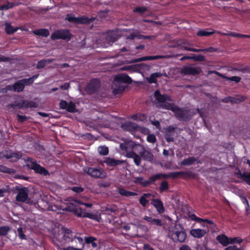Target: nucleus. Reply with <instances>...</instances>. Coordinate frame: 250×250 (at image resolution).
<instances>
[{
	"mask_svg": "<svg viewBox=\"0 0 250 250\" xmlns=\"http://www.w3.org/2000/svg\"><path fill=\"white\" fill-rule=\"evenodd\" d=\"M154 96L156 101L159 103H165L167 101L171 102L172 101L170 96L167 94H161L159 90H156L154 93Z\"/></svg>",
	"mask_w": 250,
	"mask_h": 250,
	"instance_id": "obj_12",
	"label": "nucleus"
},
{
	"mask_svg": "<svg viewBox=\"0 0 250 250\" xmlns=\"http://www.w3.org/2000/svg\"><path fill=\"white\" fill-rule=\"evenodd\" d=\"M99 154L101 155H106L108 154L109 150L108 148L105 146H100L98 148Z\"/></svg>",
	"mask_w": 250,
	"mask_h": 250,
	"instance_id": "obj_45",
	"label": "nucleus"
},
{
	"mask_svg": "<svg viewBox=\"0 0 250 250\" xmlns=\"http://www.w3.org/2000/svg\"><path fill=\"white\" fill-rule=\"evenodd\" d=\"M149 194H144V195L142 196L140 199L139 202L140 204L144 207H146V204L148 203V201L146 199V197H148Z\"/></svg>",
	"mask_w": 250,
	"mask_h": 250,
	"instance_id": "obj_46",
	"label": "nucleus"
},
{
	"mask_svg": "<svg viewBox=\"0 0 250 250\" xmlns=\"http://www.w3.org/2000/svg\"><path fill=\"white\" fill-rule=\"evenodd\" d=\"M66 111L70 113H74L77 111V109L76 108V105L75 103L72 102H70L68 103V105L66 109Z\"/></svg>",
	"mask_w": 250,
	"mask_h": 250,
	"instance_id": "obj_43",
	"label": "nucleus"
},
{
	"mask_svg": "<svg viewBox=\"0 0 250 250\" xmlns=\"http://www.w3.org/2000/svg\"><path fill=\"white\" fill-rule=\"evenodd\" d=\"M161 106L163 108L167 110H170L172 111L173 112H174L177 107V105H175L174 104L169 103L165 102V103H162Z\"/></svg>",
	"mask_w": 250,
	"mask_h": 250,
	"instance_id": "obj_34",
	"label": "nucleus"
},
{
	"mask_svg": "<svg viewBox=\"0 0 250 250\" xmlns=\"http://www.w3.org/2000/svg\"><path fill=\"white\" fill-rule=\"evenodd\" d=\"M121 128L125 131H128L134 134L140 127L136 124L132 122H126L121 125Z\"/></svg>",
	"mask_w": 250,
	"mask_h": 250,
	"instance_id": "obj_8",
	"label": "nucleus"
},
{
	"mask_svg": "<svg viewBox=\"0 0 250 250\" xmlns=\"http://www.w3.org/2000/svg\"><path fill=\"white\" fill-rule=\"evenodd\" d=\"M59 105L61 109H66L68 105V103L66 101L61 100Z\"/></svg>",
	"mask_w": 250,
	"mask_h": 250,
	"instance_id": "obj_64",
	"label": "nucleus"
},
{
	"mask_svg": "<svg viewBox=\"0 0 250 250\" xmlns=\"http://www.w3.org/2000/svg\"><path fill=\"white\" fill-rule=\"evenodd\" d=\"M118 191L120 195L125 197L134 196L137 195L136 192L126 190L123 188H118Z\"/></svg>",
	"mask_w": 250,
	"mask_h": 250,
	"instance_id": "obj_24",
	"label": "nucleus"
},
{
	"mask_svg": "<svg viewBox=\"0 0 250 250\" xmlns=\"http://www.w3.org/2000/svg\"><path fill=\"white\" fill-rule=\"evenodd\" d=\"M83 204V202L79 199H73L71 200V202L66 204V207L65 208V210L72 212L75 208L78 207V204Z\"/></svg>",
	"mask_w": 250,
	"mask_h": 250,
	"instance_id": "obj_15",
	"label": "nucleus"
},
{
	"mask_svg": "<svg viewBox=\"0 0 250 250\" xmlns=\"http://www.w3.org/2000/svg\"><path fill=\"white\" fill-rule=\"evenodd\" d=\"M162 74L161 72H155L152 73L147 78V81L149 83H156L157 82V78L161 77Z\"/></svg>",
	"mask_w": 250,
	"mask_h": 250,
	"instance_id": "obj_29",
	"label": "nucleus"
},
{
	"mask_svg": "<svg viewBox=\"0 0 250 250\" xmlns=\"http://www.w3.org/2000/svg\"><path fill=\"white\" fill-rule=\"evenodd\" d=\"M72 37V34L69 29H58L55 30L51 35L52 40H63L69 41Z\"/></svg>",
	"mask_w": 250,
	"mask_h": 250,
	"instance_id": "obj_4",
	"label": "nucleus"
},
{
	"mask_svg": "<svg viewBox=\"0 0 250 250\" xmlns=\"http://www.w3.org/2000/svg\"><path fill=\"white\" fill-rule=\"evenodd\" d=\"M193 216H194V220H196L198 222L207 223V224L213 225V226H215L214 222L211 220H209V219H204L198 217L194 215H193Z\"/></svg>",
	"mask_w": 250,
	"mask_h": 250,
	"instance_id": "obj_41",
	"label": "nucleus"
},
{
	"mask_svg": "<svg viewBox=\"0 0 250 250\" xmlns=\"http://www.w3.org/2000/svg\"><path fill=\"white\" fill-rule=\"evenodd\" d=\"M33 33L34 34L37 36H42L44 37H47L49 35V30L46 28L36 29L33 31Z\"/></svg>",
	"mask_w": 250,
	"mask_h": 250,
	"instance_id": "obj_22",
	"label": "nucleus"
},
{
	"mask_svg": "<svg viewBox=\"0 0 250 250\" xmlns=\"http://www.w3.org/2000/svg\"><path fill=\"white\" fill-rule=\"evenodd\" d=\"M5 31L7 34L8 35H11L15 32H16L17 31V28H14V27H13L11 23H6L5 24Z\"/></svg>",
	"mask_w": 250,
	"mask_h": 250,
	"instance_id": "obj_35",
	"label": "nucleus"
},
{
	"mask_svg": "<svg viewBox=\"0 0 250 250\" xmlns=\"http://www.w3.org/2000/svg\"><path fill=\"white\" fill-rule=\"evenodd\" d=\"M83 217L88 218L92 220L96 221L98 222H100L102 219L100 214H94L86 212H84Z\"/></svg>",
	"mask_w": 250,
	"mask_h": 250,
	"instance_id": "obj_27",
	"label": "nucleus"
},
{
	"mask_svg": "<svg viewBox=\"0 0 250 250\" xmlns=\"http://www.w3.org/2000/svg\"><path fill=\"white\" fill-rule=\"evenodd\" d=\"M136 38L138 39L151 40L154 38L152 36H146L140 34H136Z\"/></svg>",
	"mask_w": 250,
	"mask_h": 250,
	"instance_id": "obj_54",
	"label": "nucleus"
},
{
	"mask_svg": "<svg viewBox=\"0 0 250 250\" xmlns=\"http://www.w3.org/2000/svg\"><path fill=\"white\" fill-rule=\"evenodd\" d=\"M29 119V117L24 116V115H21L19 114L17 115V120L19 122L23 123L25 121H27Z\"/></svg>",
	"mask_w": 250,
	"mask_h": 250,
	"instance_id": "obj_59",
	"label": "nucleus"
},
{
	"mask_svg": "<svg viewBox=\"0 0 250 250\" xmlns=\"http://www.w3.org/2000/svg\"><path fill=\"white\" fill-rule=\"evenodd\" d=\"M78 24H90L94 20V18H89L86 16L78 17Z\"/></svg>",
	"mask_w": 250,
	"mask_h": 250,
	"instance_id": "obj_33",
	"label": "nucleus"
},
{
	"mask_svg": "<svg viewBox=\"0 0 250 250\" xmlns=\"http://www.w3.org/2000/svg\"><path fill=\"white\" fill-rule=\"evenodd\" d=\"M147 10V9L146 7H136L134 9L133 12L142 14L146 12Z\"/></svg>",
	"mask_w": 250,
	"mask_h": 250,
	"instance_id": "obj_51",
	"label": "nucleus"
},
{
	"mask_svg": "<svg viewBox=\"0 0 250 250\" xmlns=\"http://www.w3.org/2000/svg\"><path fill=\"white\" fill-rule=\"evenodd\" d=\"M10 227L8 226H3L0 227V236H6L10 230Z\"/></svg>",
	"mask_w": 250,
	"mask_h": 250,
	"instance_id": "obj_39",
	"label": "nucleus"
},
{
	"mask_svg": "<svg viewBox=\"0 0 250 250\" xmlns=\"http://www.w3.org/2000/svg\"><path fill=\"white\" fill-rule=\"evenodd\" d=\"M6 88L9 90H13L15 92H20L23 90L24 85L21 80H18L13 85H8Z\"/></svg>",
	"mask_w": 250,
	"mask_h": 250,
	"instance_id": "obj_11",
	"label": "nucleus"
},
{
	"mask_svg": "<svg viewBox=\"0 0 250 250\" xmlns=\"http://www.w3.org/2000/svg\"><path fill=\"white\" fill-rule=\"evenodd\" d=\"M230 103L233 104H238L240 102L244 101L246 99V97L245 96H242L239 98H235L230 96Z\"/></svg>",
	"mask_w": 250,
	"mask_h": 250,
	"instance_id": "obj_42",
	"label": "nucleus"
},
{
	"mask_svg": "<svg viewBox=\"0 0 250 250\" xmlns=\"http://www.w3.org/2000/svg\"><path fill=\"white\" fill-rule=\"evenodd\" d=\"M163 58V57L160 55L145 56L139 58L134 59L132 60L131 62L135 63L142 61L157 60Z\"/></svg>",
	"mask_w": 250,
	"mask_h": 250,
	"instance_id": "obj_18",
	"label": "nucleus"
},
{
	"mask_svg": "<svg viewBox=\"0 0 250 250\" xmlns=\"http://www.w3.org/2000/svg\"><path fill=\"white\" fill-rule=\"evenodd\" d=\"M144 219L150 223L151 225H156L157 226H162V221L159 219L152 218V217L145 216Z\"/></svg>",
	"mask_w": 250,
	"mask_h": 250,
	"instance_id": "obj_25",
	"label": "nucleus"
},
{
	"mask_svg": "<svg viewBox=\"0 0 250 250\" xmlns=\"http://www.w3.org/2000/svg\"><path fill=\"white\" fill-rule=\"evenodd\" d=\"M175 117L180 121H188L190 120L195 114L191 109L177 106L173 112Z\"/></svg>",
	"mask_w": 250,
	"mask_h": 250,
	"instance_id": "obj_2",
	"label": "nucleus"
},
{
	"mask_svg": "<svg viewBox=\"0 0 250 250\" xmlns=\"http://www.w3.org/2000/svg\"><path fill=\"white\" fill-rule=\"evenodd\" d=\"M236 174L238 178H243L247 183L250 185V173L249 174L242 173L241 170L238 169Z\"/></svg>",
	"mask_w": 250,
	"mask_h": 250,
	"instance_id": "obj_28",
	"label": "nucleus"
},
{
	"mask_svg": "<svg viewBox=\"0 0 250 250\" xmlns=\"http://www.w3.org/2000/svg\"><path fill=\"white\" fill-rule=\"evenodd\" d=\"M15 4L13 2H9L7 1L5 4H3L0 6V10H7L10 8H13Z\"/></svg>",
	"mask_w": 250,
	"mask_h": 250,
	"instance_id": "obj_44",
	"label": "nucleus"
},
{
	"mask_svg": "<svg viewBox=\"0 0 250 250\" xmlns=\"http://www.w3.org/2000/svg\"><path fill=\"white\" fill-rule=\"evenodd\" d=\"M241 201L242 203L246 205V209L247 212H248L250 209V207L247 198L246 197L243 196L241 198Z\"/></svg>",
	"mask_w": 250,
	"mask_h": 250,
	"instance_id": "obj_58",
	"label": "nucleus"
},
{
	"mask_svg": "<svg viewBox=\"0 0 250 250\" xmlns=\"http://www.w3.org/2000/svg\"><path fill=\"white\" fill-rule=\"evenodd\" d=\"M101 86V83L98 79H93L87 84L85 88L86 91L89 94L96 92Z\"/></svg>",
	"mask_w": 250,
	"mask_h": 250,
	"instance_id": "obj_6",
	"label": "nucleus"
},
{
	"mask_svg": "<svg viewBox=\"0 0 250 250\" xmlns=\"http://www.w3.org/2000/svg\"><path fill=\"white\" fill-rule=\"evenodd\" d=\"M151 205L156 209L159 214L165 212V208L162 201L159 199H153L151 202Z\"/></svg>",
	"mask_w": 250,
	"mask_h": 250,
	"instance_id": "obj_14",
	"label": "nucleus"
},
{
	"mask_svg": "<svg viewBox=\"0 0 250 250\" xmlns=\"http://www.w3.org/2000/svg\"><path fill=\"white\" fill-rule=\"evenodd\" d=\"M201 72L199 67H193L188 66H184L181 70V73L184 75H198Z\"/></svg>",
	"mask_w": 250,
	"mask_h": 250,
	"instance_id": "obj_7",
	"label": "nucleus"
},
{
	"mask_svg": "<svg viewBox=\"0 0 250 250\" xmlns=\"http://www.w3.org/2000/svg\"><path fill=\"white\" fill-rule=\"evenodd\" d=\"M146 140L149 143H154L156 142V138L154 134H150L147 136Z\"/></svg>",
	"mask_w": 250,
	"mask_h": 250,
	"instance_id": "obj_55",
	"label": "nucleus"
},
{
	"mask_svg": "<svg viewBox=\"0 0 250 250\" xmlns=\"http://www.w3.org/2000/svg\"><path fill=\"white\" fill-rule=\"evenodd\" d=\"M104 163L106 164L109 167H115L122 164H125L126 162L124 160H116L114 158L107 157L104 160Z\"/></svg>",
	"mask_w": 250,
	"mask_h": 250,
	"instance_id": "obj_16",
	"label": "nucleus"
},
{
	"mask_svg": "<svg viewBox=\"0 0 250 250\" xmlns=\"http://www.w3.org/2000/svg\"><path fill=\"white\" fill-rule=\"evenodd\" d=\"M17 231L18 233V236L20 239H21V240L26 239V236L24 234L22 228L21 227H20V228H18Z\"/></svg>",
	"mask_w": 250,
	"mask_h": 250,
	"instance_id": "obj_53",
	"label": "nucleus"
},
{
	"mask_svg": "<svg viewBox=\"0 0 250 250\" xmlns=\"http://www.w3.org/2000/svg\"><path fill=\"white\" fill-rule=\"evenodd\" d=\"M83 171L91 177L95 178L103 179L106 176V172L103 168L100 167H86L84 168Z\"/></svg>",
	"mask_w": 250,
	"mask_h": 250,
	"instance_id": "obj_5",
	"label": "nucleus"
},
{
	"mask_svg": "<svg viewBox=\"0 0 250 250\" xmlns=\"http://www.w3.org/2000/svg\"><path fill=\"white\" fill-rule=\"evenodd\" d=\"M114 81L119 83L130 84L132 83L131 78L126 74H121L115 76Z\"/></svg>",
	"mask_w": 250,
	"mask_h": 250,
	"instance_id": "obj_13",
	"label": "nucleus"
},
{
	"mask_svg": "<svg viewBox=\"0 0 250 250\" xmlns=\"http://www.w3.org/2000/svg\"><path fill=\"white\" fill-rule=\"evenodd\" d=\"M34 171L36 173L40 174L43 176H47L49 175L48 171L39 164L37 165L34 169Z\"/></svg>",
	"mask_w": 250,
	"mask_h": 250,
	"instance_id": "obj_30",
	"label": "nucleus"
},
{
	"mask_svg": "<svg viewBox=\"0 0 250 250\" xmlns=\"http://www.w3.org/2000/svg\"><path fill=\"white\" fill-rule=\"evenodd\" d=\"M8 159H11L12 162H17L22 157V153L21 152H14L8 151Z\"/></svg>",
	"mask_w": 250,
	"mask_h": 250,
	"instance_id": "obj_21",
	"label": "nucleus"
},
{
	"mask_svg": "<svg viewBox=\"0 0 250 250\" xmlns=\"http://www.w3.org/2000/svg\"><path fill=\"white\" fill-rule=\"evenodd\" d=\"M97 240V239L92 236L85 237V242L86 244H91L93 248H96L97 247V244L95 241Z\"/></svg>",
	"mask_w": 250,
	"mask_h": 250,
	"instance_id": "obj_38",
	"label": "nucleus"
},
{
	"mask_svg": "<svg viewBox=\"0 0 250 250\" xmlns=\"http://www.w3.org/2000/svg\"><path fill=\"white\" fill-rule=\"evenodd\" d=\"M74 234L70 229H65L64 230L63 239L66 242H70Z\"/></svg>",
	"mask_w": 250,
	"mask_h": 250,
	"instance_id": "obj_32",
	"label": "nucleus"
},
{
	"mask_svg": "<svg viewBox=\"0 0 250 250\" xmlns=\"http://www.w3.org/2000/svg\"><path fill=\"white\" fill-rule=\"evenodd\" d=\"M207 233V231L201 229H192L190 231V234L195 238H201Z\"/></svg>",
	"mask_w": 250,
	"mask_h": 250,
	"instance_id": "obj_19",
	"label": "nucleus"
},
{
	"mask_svg": "<svg viewBox=\"0 0 250 250\" xmlns=\"http://www.w3.org/2000/svg\"><path fill=\"white\" fill-rule=\"evenodd\" d=\"M134 156L135 157L133 158L134 162L137 166H139L141 164V158L137 154L136 155H134Z\"/></svg>",
	"mask_w": 250,
	"mask_h": 250,
	"instance_id": "obj_61",
	"label": "nucleus"
},
{
	"mask_svg": "<svg viewBox=\"0 0 250 250\" xmlns=\"http://www.w3.org/2000/svg\"><path fill=\"white\" fill-rule=\"evenodd\" d=\"M16 106L19 108H36L37 107V104L33 101H28L27 100H21L20 102L16 103L12 106Z\"/></svg>",
	"mask_w": 250,
	"mask_h": 250,
	"instance_id": "obj_10",
	"label": "nucleus"
},
{
	"mask_svg": "<svg viewBox=\"0 0 250 250\" xmlns=\"http://www.w3.org/2000/svg\"><path fill=\"white\" fill-rule=\"evenodd\" d=\"M208 30H211V31H208L205 30H199L196 34L197 36L199 37H208L214 34L215 33H217L218 34L221 33L220 31H215L211 28L208 29Z\"/></svg>",
	"mask_w": 250,
	"mask_h": 250,
	"instance_id": "obj_20",
	"label": "nucleus"
},
{
	"mask_svg": "<svg viewBox=\"0 0 250 250\" xmlns=\"http://www.w3.org/2000/svg\"><path fill=\"white\" fill-rule=\"evenodd\" d=\"M71 189L76 193H81L84 190V188L81 187H73Z\"/></svg>",
	"mask_w": 250,
	"mask_h": 250,
	"instance_id": "obj_63",
	"label": "nucleus"
},
{
	"mask_svg": "<svg viewBox=\"0 0 250 250\" xmlns=\"http://www.w3.org/2000/svg\"><path fill=\"white\" fill-rule=\"evenodd\" d=\"M216 240L223 246H227L229 244V238L225 234L219 235L216 237Z\"/></svg>",
	"mask_w": 250,
	"mask_h": 250,
	"instance_id": "obj_23",
	"label": "nucleus"
},
{
	"mask_svg": "<svg viewBox=\"0 0 250 250\" xmlns=\"http://www.w3.org/2000/svg\"><path fill=\"white\" fill-rule=\"evenodd\" d=\"M192 59L195 61L202 62L205 60V57L202 55H194L192 57Z\"/></svg>",
	"mask_w": 250,
	"mask_h": 250,
	"instance_id": "obj_57",
	"label": "nucleus"
},
{
	"mask_svg": "<svg viewBox=\"0 0 250 250\" xmlns=\"http://www.w3.org/2000/svg\"><path fill=\"white\" fill-rule=\"evenodd\" d=\"M51 62L52 60L50 59H42L40 60L38 62L36 68L38 69L43 68L45 66L47 63H49Z\"/></svg>",
	"mask_w": 250,
	"mask_h": 250,
	"instance_id": "obj_36",
	"label": "nucleus"
},
{
	"mask_svg": "<svg viewBox=\"0 0 250 250\" xmlns=\"http://www.w3.org/2000/svg\"><path fill=\"white\" fill-rule=\"evenodd\" d=\"M142 117L143 118H144L145 115L143 114H136L133 115L131 116V119L134 121H143V119H142Z\"/></svg>",
	"mask_w": 250,
	"mask_h": 250,
	"instance_id": "obj_56",
	"label": "nucleus"
},
{
	"mask_svg": "<svg viewBox=\"0 0 250 250\" xmlns=\"http://www.w3.org/2000/svg\"><path fill=\"white\" fill-rule=\"evenodd\" d=\"M105 213L108 215H110L111 213H115L117 211L116 208L114 207L111 206H107L105 208L104 210Z\"/></svg>",
	"mask_w": 250,
	"mask_h": 250,
	"instance_id": "obj_48",
	"label": "nucleus"
},
{
	"mask_svg": "<svg viewBox=\"0 0 250 250\" xmlns=\"http://www.w3.org/2000/svg\"><path fill=\"white\" fill-rule=\"evenodd\" d=\"M182 177L183 178H195L196 174L192 171L171 172L168 174L157 173L152 175L148 180H144L142 177L134 178L133 182L136 184L140 185L143 187H146L161 178L173 179Z\"/></svg>",
	"mask_w": 250,
	"mask_h": 250,
	"instance_id": "obj_1",
	"label": "nucleus"
},
{
	"mask_svg": "<svg viewBox=\"0 0 250 250\" xmlns=\"http://www.w3.org/2000/svg\"><path fill=\"white\" fill-rule=\"evenodd\" d=\"M65 20L75 24H78L79 21L78 17H75L73 15L70 14L66 15Z\"/></svg>",
	"mask_w": 250,
	"mask_h": 250,
	"instance_id": "obj_40",
	"label": "nucleus"
},
{
	"mask_svg": "<svg viewBox=\"0 0 250 250\" xmlns=\"http://www.w3.org/2000/svg\"><path fill=\"white\" fill-rule=\"evenodd\" d=\"M168 236L175 243H182L187 238V233L183 228L181 230H178L175 227L169 230Z\"/></svg>",
	"mask_w": 250,
	"mask_h": 250,
	"instance_id": "obj_3",
	"label": "nucleus"
},
{
	"mask_svg": "<svg viewBox=\"0 0 250 250\" xmlns=\"http://www.w3.org/2000/svg\"><path fill=\"white\" fill-rule=\"evenodd\" d=\"M29 190L27 188H20L16 196V200L18 202H25L28 197Z\"/></svg>",
	"mask_w": 250,
	"mask_h": 250,
	"instance_id": "obj_9",
	"label": "nucleus"
},
{
	"mask_svg": "<svg viewBox=\"0 0 250 250\" xmlns=\"http://www.w3.org/2000/svg\"><path fill=\"white\" fill-rule=\"evenodd\" d=\"M238 70L243 73H250V66H241Z\"/></svg>",
	"mask_w": 250,
	"mask_h": 250,
	"instance_id": "obj_60",
	"label": "nucleus"
},
{
	"mask_svg": "<svg viewBox=\"0 0 250 250\" xmlns=\"http://www.w3.org/2000/svg\"><path fill=\"white\" fill-rule=\"evenodd\" d=\"M25 163L26 167H27L29 169L34 170L38 164L35 160L29 157H28L26 160Z\"/></svg>",
	"mask_w": 250,
	"mask_h": 250,
	"instance_id": "obj_31",
	"label": "nucleus"
},
{
	"mask_svg": "<svg viewBox=\"0 0 250 250\" xmlns=\"http://www.w3.org/2000/svg\"><path fill=\"white\" fill-rule=\"evenodd\" d=\"M229 35L233 37L238 38H250V35H249L242 34L235 32H230Z\"/></svg>",
	"mask_w": 250,
	"mask_h": 250,
	"instance_id": "obj_47",
	"label": "nucleus"
},
{
	"mask_svg": "<svg viewBox=\"0 0 250 250\" xmlns=\"http://www.w3.org/2000/svg\"><path fill=\"white\" fill-rule=\"evenodd\" d=\"M21 80L24 86L25 85H30L33 83V80L30 78L23 79Z\"/></svg>",
	"mask_w": 250,
	"mask_h": 250,
	"instance_id": "obj_62",
	"label": "nucleus"
},
{
	"mask_svg": "<svg viewBox=\"0 0 250 250\" xmlns=\"http://www.w3.org/2000/svg\"><path fill=\"white\" fill-rule=\"evenodd\" d=\"M78 242L80 244H83V239L80 236H77V234H75L73 238L71 240L70 242Z\"/></svg>",
	"mask_w": 250,
	"mask_h": 250,
	"instance_id": "obj_52",
	"label": "nucleus"
},
{
	"mask_svg": "<svg viewBox=\"0 0 250 250\" xmlns=\"http://www.w3.org/2000/svg\"><path fill=\"white\" fill-rule=\"evenodd\" d=\"M140 155L145 161L152 162L154 160V156L152 152L144 148L140 152Z\"/></svg>",
	"mask_w": 250,
	"mask_h": 250,
	"instance_id": "obj_17",
	"label": "nucleus"
},
{
	"mask_svg": "<svg viewBox=\"0 0 250 250\" xmlns=\"http://www.w3.org/2000/svg\"><path fill=\"white\" fill-rule=\"evenodd\" d=\"M243 241V240L240 237H234V238H229V244H240Z\"/></svg>",
	"mask_w": 250,
	"mask_h": 250,
	"instance_id": "obj_49",
	"label": "nucleus"
},
{
	"mask_svg": "<svg viewBox=\"0 0 250 250\" xmlns=\"http://www.w3.org/2000/svg\"><path fill=\"white\" fill-rule=\"evenodd\" d=\"M72 212L78 217H83L84 212H83L82 209L78 207L75 208Z\"/></svg>",
	"mask_w": 250,
	"mask_h": 250,
	"instance_id": "obj_50",
	"label": "nucleus"
},
{
	"mask_svg": "<svg viewBox=\"0 0 250 250\" xmlns=\"http://www.w3.org/2000/svg\"><path fill=\"white\" fill-rule=\"evenodd\" d=\"M197 161V159L194 157H189L182 161L180 164L182 166H189Z\"/></svg>",
	"mask_w": 250,
	"mask_h": 250,
	"instance_id": "obj_26",
	"label": "nucleus"
},
{
	"mask_svg": "<svg viewBox=\"0 0 250 250\" xmlns=\"http://www.w3.org/2000/svg\"><path fill=\"white\" fill-rule=\"evenodd\" d=\"M168 188L169 184L168 182L166 180H164L161 183L159 189L161 193H163L165 191H167L168 189Z\"/></svg>",
	"mask_w": 250,
	"mask_h": 250,
	"instance_id": "obj_37",
	"label": "nucleus"
}]
</instances>
